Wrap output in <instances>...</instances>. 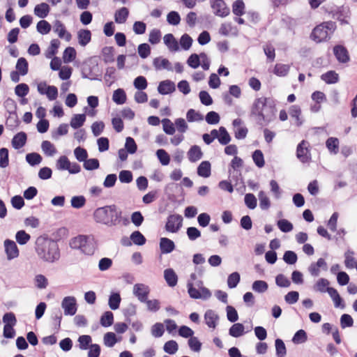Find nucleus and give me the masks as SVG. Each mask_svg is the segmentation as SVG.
<instances>
[{"label": "nucleus", "instance_id": "62", "mask_svg": "<svg viewBox=\"0 0 357 357\" xmlns=\"http://www.w3.org/2000/svg\"><path fill=\"white\" fill-rule=\"evenodd\" d=\"M79 347L82 350H86L89 348L92 342L91 337L89 335H82L78 337Z\"/></svg>", "mask_w": 357, "mask_h": 357}, {"label": "nucleus", "instance_id": "50", "mask_svg": "<svg viewBox=\"0 0 357 357\" xmlns=\"http://www.w3.org/2000/svg\"><path fill=\"white\" fill-rule=\"evenodd\" d=\"M282 259L286 264L289 265H293L296 263L298 260V256L295 252L287 250L284 252Z\"/></svg>", "mask_w": 357, "mask_h": 357}, {"label": "nucleus", "instance_id": "36", "mask_svg": "<svg viewBox=\"0 0 357 357\" xmlns=\"http://www.w3.org/2000/svg\"><path fill=\"white\" fill-rule=\"evenodd\" d=\"M113 101L117 105H122L126 101V94L123 89L115 90L112 96Z\"/></svg>", "mask_w": 357, "mask_h": 357}, {"label": "nucleus", "instance_id": "54", "mask_svg": "<svg viewBox=\"0 0 357 357\" xmlns=\"http://www.w3.org/2000/svg\"><path fill=\"white\" fill-rule=\"evenodd\" d=\"M41 149L45 154L47 156H52L56 152L54 145L47 140H45L42 142Z\"/></svg>", "mask_w": 357, "mask_h": 357}, {"label": "nucleus", "instance_id": "20", "mask_svg": "<svg viewBox=\"0 0 357 357\" xmlns=\"http://www.w3.org/2000/svg\"><path fill=\"white\" fill-rule=\"evenodd\" d=\"M219 319L218 315L213 310H208L204 314V320L206 324L212 328H215L217 326V321Z\"/></svg>", "mask_w": 357, "mask_h": 357}, {"label": "nucleus", "instance_id": "17", "mask_svg": "<svg viewBox=\"0 0 357 357\" xmlns=\"http://www.w3.org/2000/svg\"><path fill=\"white\" fill-rule=\"evenodd\" d=\"M27 135L26 132L21 131L17 132L12 139L11 144L15 149L22 148L26 142Z\"/></svg>", "mask_w": 357, "mask_h": 357}, {"label": "nucleus", "instance_id": "23", "mask_svg": "<svg viewBox=\"0 0 357 357\" xmlns=\"http://www.w3.org/2000/svg\"><path fill=\"white\" fill-rule=\"evenodd\" d=\"M203 153L200 147L197 145H193L188 152V158L191 162H195L202 158Z\"/></svg>", "mask_w": 357, "mask_h": 357}, {"label": "nucleus", "instance_id": "1", "mask_svg": "<svg viewBox=\"0 0 357 357\" xmlns=\"http://www.w3.org/2000/svg\"><path fill=\"white\" fill-rule=\"evenodd\" d=\"M276 104L272 98L260 97L255 100L250 114L260 127L268 126L276 116Z\"/></svg>", "mask_w": 357, "mask_h": 357}, {"label": "nucleus", "instance_id": "42", "mask_svg": "<svg viewBox=\"0 0 357 357\" xmlns=\"http://www.w3.org/2000/svg\"><path fill=\"white\" fill-rule=\"evenodd\" d=\"M43 160L42 156L38 153H30L26 155V161L31 166L39 165Z\"/></svg>", "mask_w": 357, "mask_h": 357}, {"label": "nucleus", "instance_id": "2", "mask_svg": "<svg viewBox=\"0 0 357 357\" xmlns=\"http://www.w3.org/2000/svg\"><path fill=\"white\" fill-rule=\"evenodd\" d=\"M36 252L38 257L48 263H54L60 258L57 243L49 238L39 236L36 241Z\"/></svg>", "mask_w": 357, "mask_h": 357}, {"label": "nucleus", "instance_id": "60", "mask_svg": "<svg viewBox=\"0 0 357 357\" xmlns=\"http://www.w3.org/2000/svg\"><path fill=\"white\" fill-rule=\"evenodd\" d=\"M83 166L85 169L92 171L99 168L100 162L96 158L86 159L84 162Z\"/></svg>", "mask_w": 357, "mask_h": 357}, {"label": "nucleus", "instance_id": "40", "mask_svg": "<svg viewBox=\"0 0 357 357\" xmlns=\"http://www.w3.org/2000/svg\"><path fill=\"white\" fill-rule=\"evenodd\" d=\"M130 239L137 245H143L146 241V238L139 231H133L130 236Z\"/></svg>", "mask_w": 357, "mask_h": 357}, {"label": "nucleus", "instance_id": "34", "mask_svg": "<svg viewBox=\"0 0 357 357\" xmlns=\"http://www.w3.org/2000/svg\"><path fill=\"white\" fill-rule=\"evenodd\" d=\"M16 71L20 73V75L24 76L28 73L29 64L26 59L24 57H20L17 59L16 63Z\"/></svg>", "mask_w": 357, "mask_h": 357}, {"label": "nucleus", "instance_id": "39", "mask_svg": "<svg viewBox=\"0 0 357 357\" xmlns=\"http://www.w3.org/2000/svg\"><path fill=\"white\" fill-rule=\"evenodd\" d=\"M326 145L330 153L337 154L339 151V140L336 137H329Z\"/></svg>", "mask_w": 357, "mask_h": 357}, {"label": "nucleus", "instance_id": "21", "mask_svg": "<svg viewBox=\"0 0 357 357\" xmlns=\"http://www.w3.org/2000/svg\"><path fill=\"white\" fill-rule=\"evenodd\" d=\"M164 278L169 287H174L177 284L178 276L172 268L164 271Z\"/></svg>", "mask_w": 357, "mask_h": 357}, {"label": "nucleus", "instance_id": "10", "mask_svg": "<svg viewBox=\"0 0 357 357\" xmlns=\"http://www.w3.org/2000/svg\"><path fill=\"white\" fill-rule=\"evenodd\" d=\"M307 142L303 140L300 142L296 149V156L303 163L308 162L310 160V153L307 147Z\"/></svg>", "mask_w": 357, "mask_h": 357}, {"label": "nucleus", "instance_id": "6", "mask_svg": "<svg viewBox=\"0 0 357 357\" xmlns=\"http://www.w3.org/2000/svg\"><path fill=\"white\" fill-rule=\"evenodd\" d=\"M183 217L179 214L169 215L165 224L166 231L171 233L178 232L182 227Z\"/></svg>", "mask_w": 357, "mask_h": 357}, {"label": "nucleus", "instance_id": "26", "mask_svg": "<svg viewBox=\"0 0 357 357\" xmlns=\"http://www.w3.org/2000/svg\"><path fill=\"white\" fill-rule=\"evenodd\" d=\"M50 10V6L47 3H41L35 6L33 12L37 17L43 19L48 15Z\"/></svg>", "mask_w": 357, "mask_h": 357}, {"label": "nucleus", "instance_id": "30", "mask_svg": "<svg viewBox=\"0 0 357 357\" xmlns=\"http://www.w3.org/2000/svg\"><path fill=\"white\" fill-rule=\"evenodd\" d=\"M330 282L326 278H319L316 282V289L320 293H328L329 294L330 289H333V287H329Z\"/></svg>", "mask_w": 357, "mask_h": 357}, {"label": "nucleus", "instance_id": "47", "mask_svg": "<svg viewBox=\"0 0 357 357\" xmlns=\"http://www.w3.org/2000/svg\"><path fill=\"white\" fill-rule=\"evenodd\" d=\"M268 288V283L264 280H256L252 284V290L259 294L264 293L267 291Z\"/></svg>", "mask_w": 357, "mask_h": 357}, {"label": "nucleus", "instance_id": "53", "mask_svg": "<svg viewBox=\"0 0 357 357\" xmlns=\"http://www.w3.org/2000/svg\"><path fill=\"white\" fill-rule=\"evenodd\" d=\"M163 349L165 352L173 355L178 351V345L175 340H169L165 343Z\"/></svg>", "mask_w": 357, "mask_h": 357}, {"label": "nucleus", "instance_id": "7", "mask_svg": "<svg viewBox=\"0 0 357 357\" xmlns=\"http://www.w3.org/2000/svg\"><path fill=\"white\" fill-rule=\"evenodd\" d=\"M61 307L63 309L65 315H75L77 310L76 298L74 296L64 297L61 302Z\"/></svg>", "mask_w": 357, "mask_h": 357}, {"label": "nucleus", "instance_id": "45", "mask_svg": "<svg viewBox=\"0 0 357 357\" xmlns=\"http://www.w3.org/2000/svg\"><path fill=\"white\" fill-rule=\"evenodd\" d=\"M277 357H284L287 354L286 346L282 340L278 338L275 341Z\"/></svg>", "mask_w": 357, "mask_h": 357}, {"label": "nucleus", "instance_id": "51", "mask_svg": "<svg viewBox=\"0 0 357 357\" xmlns=\"http://www.w3.org/2000/svg\"><path fill=\"white\" fill-rule=\"evenodd\" d=\"M163 131L169 135H172L175 133L176 128L174 124L169 119H163L162 120Z\"/></svg>", "mask_w": 357, "mask_h": 357}, {"label": "nucleus", "instance_id": "8", "mask_svg": "<svg viewBox=\"0 0 357 357\" xmlns=\"http://www.w3.org/2000/svg\"><path fill=\"white\" fill-rule=\"evenodd\" d=\"M210 3L215 15L224 17L229 14L230 10L223 0H210Z\"/></svg>", "mask_w": 357, "mask_h": 357}, {"label": "nucleus", "instance_id": "49", "mask_svg": "<svg viewBox=\"0 0 357 357\" xmlns=\"http://www.w3.org/2000/svg\"><path fill=\"white\" fill-rule=\"evenodd\" d=\"M186 119L188 122L201 121L204 119V116L194 109H190L186 113Z\"/></svg>", "mask_w": 357, "mask_h": 357}, {"label": "nucleus", "instance_id": "18", "mask_svg": "<svg viewBox=\"0 0 357 357\" xmlns=\"http://www.w3.org/2000/svg\"><path fill=\"white\" fill-rule=\"evenodd\" d=\"M153 65L155 70H167L169 71L173 70L171 63L167 59L162 57H156L153 59Z\"/></svg>", "mask_w": 357, "mask_h": 357}, {"label": "nucleus", "instance_id": "5", "mask_svg": "<svg viewBox=\"0 0 357 357\" xmlns=\"http://www.w3.org/2000/svg\"><path fill=\"white\" fill-rule=\"evenodd\" d=\"M187 288L188 294L192 298L208 300L211 296V292L205 287H200V289L199 290L193 286L192 282H188L187 284Z\"/></svg>", "mask_w": 357, "mask_h": 357}, {"label": "nucleus", "instance_id": "13", "mask_svg": "<svg viewBox=\"0 0 357 357\" xmlns=\"http://www.w3.org/2000/svg\"><path fill=\"white\" fill-rule=\"evenodd\" d=\"M159 248L162 255H167L175 250L176 245L172 240L167 237H162L160 238Z\"/></svg>", "mask_w": 357, "mask_h": 357}, {"label": "nucleus", "instance_id": "32", "mask_svg": "<svg viewBox=\"0 0 357 357\" xmlns=\"http://www.w3.org/2000/svg\"><path fill=\"white\" fill-rule=\"evenodd\" d=\"M86 121V115L84 114H74L70 120V125L74 129L81 128Z\"/></svg>", "mask_w": 357, "mask_h": 357}, {"label": "nucleus", "instance_id": "46", "mask_svg": "<svg viewBox=\"0 0 357 357\" xmlns=\"http://www.w3.org/2000/svg\"><path fill=\"white\" fill-rule=\"evenodd\" d=\"M51 24L46 20H42L37 23L36 29L42 35H46L51 31Z\"/></svg>", "mask_w": 357, "mask_h": 357}, {"label": "nucleus", "instance_id": "61", "mask_svg": "<svg viewBox=\"0 0 357 357\" xmlns=\"http://www.w3.org/2000/svg\"><path fill=\"white\" fill-rule=\"evenodd\" d=\"M156 155L160 162L162 165H167L170 162V157L167 152L164 149H158L156 151Z\"/></svg>", "mask_w": 357, "mask_h": 357}, {"label": "nucleus", "instance_id": "15", "mask_svg": "<svg viewBox=\"0 0 357 357\" xmlns=\"http://www.w3.org/2000/svg\"><path fill=\"white\" fill-rule=\"evenodd\" d=\"M54 31L56 32L59 37L65 38L66 41L71 40L72 36L70 33L66 29L64 24L59 20H56L54 23Z\"/></svg>", "mask_w": 357, "mask_h": 357}, {"label": "nucleus", "instance_id": "55", "mask_svg": "<svg viewBox=\"0 0 357 357\" xmlns=\"http://www.w3.org/2000/svg\"><path fill=\"white\" fill-rule=\"evenodd\" d=\"M259 199V206L262 210H267L271 206V202L269 198L266 196V193L261 190L258 194Z\"/></svg>", "mask_w": 357, "mask_h": 357}, {"label": "nucleus", "instance_id": "63", "mask_svg": "<svg viewBox=\"0 0 357 357\" xmlns=\"http://www.w3.org/2000/svg\"><path fill=\"white\" fill-rule=\"evenodd\" d=\"M29 87L25 83L19 84L15 88V94L20 98L25 97L29 93Z\"/></svg>", "mask_w": 357, "mask_h": 357}, {"label": "nucleus", "instance_id": "33", "mask_svg": "<svg viewBox=\"0 0 357 357\" xmlns=\"http://www.w3.org/2000/svg\"><path fill=\"white\" fill-rule=\"evenodd\" d=\"M129 15V10L126 7L117 10L114 14V20L117 24L126 22Z\"/></svg>", "mask_w": 357, "mask_h": 357}, {"label": "nucleus", "instance_id": "43", "mask_svg": "<svg viewBox=\"0 0 357 357\" xmlns=\"http://www.w3.org/2000/svg\"><path fill=\"white\" fill-rule=\"evenodd\" d=\"M76 58V51L74 47H68L65 49L63 54V62L68 63Z\"/></svg>", "mask_w": 357, "mask_h": 357}, {"label": "nucleus", "instance_id": "25", "mask_svg": "<svg viewBox=\"0 0 357 357\" xmlns=\"http://www.w3.org/2000/svg\"><path fill=\"white\" fill-rule=\"evenodd\" d=\"M328 295L333 301L335 307L341 309L345 307V303L336 289L333 288V289H330Z\"/></svg>", "mask_w": 357, "mask_h": 357}, {"label": "nucleus", "instance_id": "14", "mask_svg": "<svg viewBox=\"0 0 357 357\" xmlns=\"http://www.w3.org/2000/svg\"><path fill=\"white\" fill-rule=\"evenodd\" d=\"M333 53L340 63H345L349 61V55L347 48L342 45L333 47Z\"/></svg>", "mask_w": 357, "mask_h": 357}, {"label": "nucleus", "instance_id": "27", "mask_svg": "<svg viewBox=\"0 0 357 357\" xmlns=\"http://www.w3.org/2000/svg\"><path fill=\"white\" fill-rule=\"evenodd\" d=\"M87 239L88 237L85 235H78L70 240V246L72 249L81 250Z\"/></svg>", "mask_w": 357, "mask_h": 357}, {"label": "nucleus", "instance_id": "12", "mask_svg": "<svg viewBox=\"0 0 357 357\" xmlns=\"http://www.w3.org/2000/svg\"><path fill=\"white\" fill-rule=\"evenodd\" d=\"M5 252L8 260L17 258L19 256V249L13 240L6 239L4 241Z\"/></svg>", "mask_w": 357, "mask_h": 357}, {"label": "nucleus", "instance_id": "38", "mask_svg": "<svg viewBox=\"0 0 357 357\" xmlns=\"http://www.w3.org/2000/svg\"><path fill=\"white\" fill-rule=\"evenodd\" d=\"M60 45V41L58 39H53L50 42V46L48 47L45 52V56L47 59H51L57 53L58 48Z\"/></svg>", "mask_w": 357, "mask_h": 357}, {"label": "nucleus", "instance_id": "58", "mask_svg": "<svg viewBox=\"0 0 357 357\" xmlns=\"http://www.w3.org/2000/svg\"><path fill=\"white\" fill-rule=\"evenodd\" d=\"M130 154H134L137 150V145L135 139L131 137H128L126 139L125 148Z\"/></svg>", "mask_w": 357, "mask_h": 357}, {"label": "nucleus", "instance_id": "44", "mask_svg": "<svg viewBox=\"0 0 357 357\" xmlns=\"http://www.w3.org/2000/svg\"><path fill=\"white\" fill-rule=\"evenodd\" d=\"M219 132L220 134L218 139L219 143L222 145H227L229 144L231 141V137L227 129L223 126H220L219 128Z\"/></svg>", "mask_w": 357, "mask_h": 357}, {"label": "nucleus", "instance_id": "41", "mask_svg": "<svg viewBox=\"0 0 357 357\" xmlns=\"http://www.w3.org/2000/svg\"><path fill=\"white\" fill-rule=\"evenodd\" d=\"M252 160L255 164V165L261 168L264 166L265 161H264V157L262 151L259 149L255 150L252 155Z\"/></svg>", "mask_w": 357, "mask_h": 357}, {"label": "nucleus", "instance_id": "56", "mask_svg": "<svg viewBox=\"0 0 357 357\" xmlns=\"http://www.w3.org/2000/svg\"><path fill=\"white\" fill-rule=\"evenodd\" d=\"M31 236L27 234L24 230H20L15 234L16 241L20 245H25L30 240Z\"/></svg>", "mask_w": 357, "mask_h": 357}, {"label": "nucleus", "instance_id": "9", "mask_svg": "<svg viewBox=\"0 0 357 357\" xmlns=\"http://www.w3.org/2000/svg\"><path fill=\"white\" fill-rule=\"evenodd\" d=\"M150 291L148 285L143 283H137L133 286L132 293L141 303H144L146 301Z\"/></svg>", "mask_w": 357, "mask_h": 357}, {"label": "nucleus", "instance_id": "3", "mask_svg": "<svg viewBox=\"0 0 357 357\" xmlns=\"http://www.w3.org/2000/svg\"><path fill=\"white\" fill-rule=\"evenodd\" d=\"M122 212L115 204L96 208L93 214L96 222L107 227H115L121 221Z\"/></svg>", "mask_w": 357, "mask_h": 357}, {"label": "nucleus", "instance_id": "11", "mask_svg": "<svg viewBox=\"0 0 357 357\" xmlns=\"http://www.w3.org/2000/svg\"><path fill=\"white\" fill-rule=\"evenodd\" d=\"M98 69V63H93L91 61L84 65L82 68V77L91 80L98 79L96 70Z\"/></svg>", "mask_w": 357, "mask_h": 357}, {"label": "nucleus", "instance_id": "35", "mask_svg": "<svg viewBox=\"0 0 357 357\" xmlns=\"http://www.w3.org/2000/svg\"><path fill=\"white\" fill-rule=\"evenodd\" d=\"M103 61L105 63H112L114 61V49L113 47L106 46L102 50Z\"/></svg>", "mask_w": 357, "mask_h": 357}, {"label": "nucleus", "instance_id": "64", "mask_svg": "<svg viewBox=\"0 0 357 357\" xmlns=\"http://www.w3.org/2000/svg\"><path fill=\"white\" fill-rule=\"evenodd\" d=\"M192 38L187 33H184L180 38V45L183 50H188L192 44Z\"/></svg>", "mask_w": 357, "mask_h": 357}, {"label": "nucleus", "instance_id": "48", "mask_svg": "<svg viewBox=\"0 0 357 357\" xmlns=\"http://www.w3.org/2000/svg\"><path fill=\"white\" fill-rule=\"evenodd\" d=\"M232 12L236 16H242L245 13V3L243 0H236L233 3Z\"/></svg>", "mask_w": 357, "mask_h": 357}, {"label": "nucleus", "instance_id": "16", "mask_svg": "<svg viewBox=\"0 0 357 357\" xmlns=\"http://www.w3.org/2000/svg\"><path fill=\"white\" fill-rule=\"evenodd\" d=\"M176 90L174 83L169 79L162 81L158 86V91L161 95H167L173 93Z\"/></svg>", "mask_w": 357, "mask_h": 357}, {"label": "nucleus", "instance_id": "37", "mask_svg": "<svg viewBox=\"0 0 357 357\" xmlns=\"http://www.w3.org/2000/svg\"><path fill=\"white\" fill-rule=\"evenodd\" d=\"M100 323L103 327H109L114 323V314L111 311L105 312L100 317Z\"/></svg>", "mask_w": 357, "mask_h": 357}, {"label": "nucleus", "instance_id": "24", "mask_svg": "<svg viewBox=\"0 0 357 357\" xmlns=\"http://www.w3.org/2000/svg\"><path fill=\"white\" fill-rule=\"evenodd\" d=\"M197 174L204 178H208L211 174V165L208 161H202L198 166Z\"/></svg>", "mask_w": 357, "mask_h": 357}, {"label": "nucleus", "instance_id": "57", "mask_svg": "<svg viewBox=\"0 0 357 357\" xmlns=\"http://www.w3.org/2000/svg\"><path fill=\"white\" fill-rule=\"evenodd\" d=\"M241 280L240 274L238 272L231 273L227 278V285L229 288L234 289L236 287Z\"/></svg>", "mask_w": 357, "mask_h": 357}, {"label": "nucleus", "instance_id": "29", "mask_svg": "<svg viewBox=\"0 0 357 357\" xmlns=\"http://www.w3.org/2000/svg\"><path fill=\"white\" fill-rule=\"evenodd\" d=\"M321 79L328 84H333L339 81V75L335 70H329L322 74Z\"/></svg>", "mask_w": 357, "mask_h": 357}, {"label": "nucleus", "instance_id": "31", "mask_svg": "<svg viewBox=\"0 0 357 357\" xmlns=\"http://www.w3.org/2000/svg\"><path fill=\"white\" fill-rule=\"evenodd\" d=\"M245 333V327L241 323L234 324L229 329V335L234 337H239Z\"/></svg>", "mask_w": 357, "mask_h": 357}, {"label": "nucleus", "instance_id": "4", "mask_svg": "<svg viewBox=\"0 0 357 357\" xmlns=\"http://www.w3.org/2000/svg\"><path fill=\"white\" fill-rule=\"evenodd\" d=\"M336 28L335 22L328 21L314 27V41L321 43L329 38Z\"/></svg>", "mask_w": 357, "mask_h": 357}, {"label": "nucleus", "instance_id": "52", "mask_svg": "<svg viewBox=\"0 0 357 357\" xmlns=\"http://www.w3.org/2000/svg\"><path fill=\"white\" fill-rule=\"evenodd\" d=\"M9 165V151L7 148L0 149V167L6 168Z\"/></svg>", "mask_w": 357, "mask_h": 357}, {"label": "nucleus", "instance_id": "28", "mask_svg": "<svg viewBox=\"0 0 357 357\" xmlns=\"http://www.w3.org/2000/svg\"><path fill=\"white\" fill-rule=\"evenodd\" d=\"M121 298L119 292H112L109 296L108 305L111 310H116L119 309Z\"/></svg>", "mask_w": 357, "mask_h": 357}, {"label": "nucleus", "instance_id": "19", "mask_svg": "<svg viewBox=\"0 0 357 357\" xmlns=\"http://www.w3.org/2000/svg\"><path fill=\"white\" fill-rule=\"evenodd\" d=\"M163 40L170 52H177L179 50L178 43L172 33L165 35Z\"/></svg>", "mask_w": 357, "mask_h": 357}, {"label": "nucleus", "instance_id": "22", "mask_svg": "<svg viewBox=\"0 0 357 357\" xmlns=\"http://www.w3.org/2000/svg\"><path fill=\"white\" fill-rule=\"evenodd\" d=\"M77 39L79 44L85 47L91 40V32L89 29H80L77 32Z\"/></svg>", "mask_w": 357, "mask_h": 357}, {"label": "nucleus", "instance_id": "59", "mask_svg": "<svg viewBox=\"0 0 357 357\" xmlns=\"http://www.w3.org/2000/svg\"><path fill=\"white\" fill-rule=\"evenodd\" d=\"M118 342L116 335L112 332H107L104 335V344L108 347H112Z\"/></svg>", "mask_w": 357, "mask_h": 357}]
</instances>
